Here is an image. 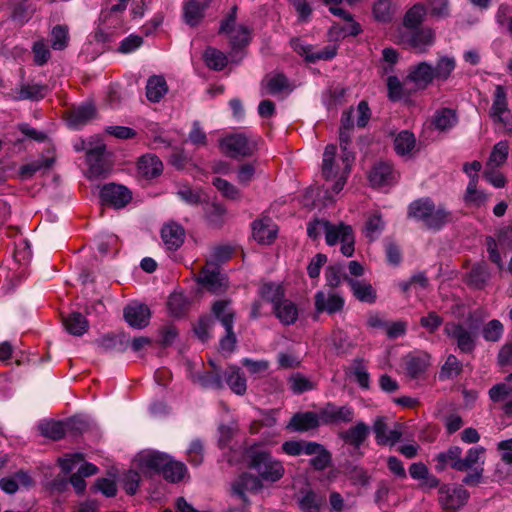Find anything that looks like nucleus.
Wrapping results in <instances>:
<instances>
[{"label":"nucleus","mask_w":512,"mask_h":512,"mask_svg":"<svg viewBox=\"0 0 512 512\" xmlns=\"http://www.w3.org/2000/svg\"><path fill=\"white\" fill-rule=\"evenodd\" d=\"M33 485L32 478L25 471L4 477L0 481V488L7 494H14L20 487L28 488Z\"/></svg>","instance_id":"nucleus-28"},{"label":"nucleus","mask_w":512,"mask_h":512,"mask_svg":"<svg viewBox=\"0 0 512 512\" xmlns=\"http://www.w3.org/2000/svg\"><path fill=\"white\" fill-rule=\"evenodd\" d=\"M105 145L98 144L95 147L87 149L88 177H102L108 171V166L104 158Z\"/></svg>","instance_id":"nucleus-12"},{"label":"nucleus","mask_w":512,"mask_h":512,"mask_svg":"<svg viewBox=\"0 0 512 512\" xmlns=\"http://www.w3.org/2000/svg\"><path fill=\"white\" fill-rule=\"evenodd\" d=\"M509 154V144L507 141H499L496 143L491 151L486 167H500L502 166Z\"/></svg>","instance_id":"nucleus-49"},{"label":"nucleus","mask_w":512,"mask_h":512,"mask_svg":"<svg viewBox=\"0 0 512 512\" xmlns=\"http://www.w3.org/2000/svg\"><path fill=\"white\" fill-rule=\"evenodd\" d=\"M488 394L493 402H502L512 394V385L507 380L497 383L489 389Z\"/></svg>","instance_id":"nucleus-59"},{"label":"nucleus","mask_w":512,"mask_h":512,"mask_svg":"<svg viewBox=\"0 0 512 512\" xmlns=\"http://www.w3.org/2000/svg\"><path fill=\"white\" fill-rule=\"evenodd\" d=\"M455 68V61L450 57H442L439 59L436 67H434L435 79L446 80Z\"/></svg>","instance_id":"nucleus-60"},{"label":"nucleus","mask_w":512,"mask_h":512,"mask_svg":"<svg viewBox=\"0 0 512 512\" xmlns=\"http://www.w3.org/2000/svg\"><path fill=\"white\" fill-rule=\"evenodd\" d=\"M203 57L206 65L216 71L222 70L228 63L227 56L213 47H208Z\"/></svg>","instance_id":"nucleus-50"},{"label":"nucleus","mask_w":512,"mask_h":512,"mask_svg":"<svg viewBox=\"0 0 512 512\" xmlns=\"http://www.w3.org/2000/svg\"><path fill=\"white\" fill-rule=\"evenodd\" d=\"M433 206L434 202L428 197L415 200L408 207V216L423 222Z\"/></svg>","instance_id":"nucleus-45"},{"label":"nucleus","mask_w":512,"mask_h":512,"mask_svg":"<svg viewBox=\"0 0 512 512\" xmlns=\"http://www.w3.org/2000/svg\"><path fill=\"white\" fill-rule=\"evenodd\" d=\"M277 226L269 217H263L255 220L252 224V234L254 239L260 244H270L277 236Z\"/></svg>","instance_id":"nucleus-15"},{"label":"nucleus","mask_w":512,"mask_h":512,"mask_svg":"<svg viewBox=\"0 0 512 512\" xmlns=\"http://www.w3.org/2000/svg\"><path fill=\"white\" fill-rule=\"evenodd\" d=\"M169 455L158 451H143L138 454L136 461L142 470L161 472L163 474Z\"/></svg>","instance_id":"nucleus-16"},{"label":"nucleus","mask_w":512,"mask_h":512,"mask_svg":"<svg viewBox=\"0 0 512 512\" xmlns=\"http://www.w3.org/2000/svg\"><path fill=\"white\" fill-rule=\"evenodd\" d=\"M462 371V363L458 358L450 354L447 356L445 363L441 367L439 378L441 380L453 379L457 377Z\"/></svg>","instance_id":"nucleus-52"},{"label":"nucleus","mask_w":512,"mask_h":512,"mask_svg":"<svg viewBox=\"0 0 512 512\" xmlns=\"http://www.w3.org/2000/svg\"><path fill=\"white\" fill-rule=\"evenodd\" d=\"M344 280L348 282L351 287L353 295L361 302L374 303L376 301V290L371 283L366 280H357L345 276Z\"/></svg>","instance_id":"nucleus-27"},{"label":"nucleus","mask_w":512,"mask_h":512,"mask_svg":"<svg viewBox=\"0 0 512 512\" xmlns=\"http://www.w3.org/2000/svg\"><path fill=\"white\" fill-rule=\"evenodd\" d=\"M211 0H205L203 3L197 0H189L183 6V17L185 23L190 26H196L204 16V10L209 6Z\"/></svg>","instance_id":"nucleus-31"},{"label":"nucleus","mask_w":512,"mask_h":512,"mask_svg":"<svg viewBox=\"0 0 512 512\" xmlns=\"http://www.w3.org/2000/svg\"><path fill=\"white\" fill-rule=\"evenodd\" d=\"M213 184L226 198L235 200L240 197V192L237 187L223 178H215Z\"/></svg>","instance_id":"nucleus-64"},{"label":"nucleus","mask_w":512,"mask_h":512,"mask_svg":"<svg viewBox=\"0 0 512 512\" xmlns=\"http://www.w3.org/2000/svg\"><path fill=\"white\" fill-rule=\"evenodd\" d=\"M192 380L205 389L221 390L224 388V381L220 374L211 371L196 373Z\"/></svg>","instance_id":"nucleus-41"},{"label":"nucleus","mask_w":512,"mask_h":512,"mask_svg":"<svg viewBox=\"0 0 512 512\" xmlns=\"http://www.w3.org/2000/svg\"><path fill=\"white\" fill-rule=\"evenodd\" d=\"M213 314L220 320L226 330V336L221 340V347L225 350H232L236 337L233 332L234 312L227 300L216 301L212 307Z\"/></svg>","instance_id":"nucleus-8"},{"label":"nucleus","mask_w":512,"mask_h":512,"mask_svg":"<svg viewBox=\"0 0 512 512\" xmlns=\"http://www.w3.org/2000/svg\"><path fill=\"white\" fill-rule=\"evenodd\" d=\"M290 91L287 78L283 74L267 76L261 83V94L277 96Z\"/></svg>","instance_id":"nucleus-32"},{"label":"nucleus","mask_w":512,"mask_h":512,"mask_svg":"<svg viewBox=\"0 0 512 512\" xmlns=\"http://www.w3.org/2000/svg\"><path fill=\"white\" fill-rule=\"evenodd\" d=\"M138 171L146 178H154L162 173L163 164L157 156L147 154L139 159Z\"/></svg>","instance_id":"nucleus-35"},{"label":"nucleus","mask_w":512,"mask_h":512,"mask_svg":"<svg viewBox=\"0 0 512 512\" xmlns=\"http://www.w3.org/2000/svg\"><path fill=\"white\" fill-rule=\"evenodd\" d=\"M198 282L213 293L223 292L227 287L226 278L220 273L216 263L210 261L202 269Z\"/></svg>","instance_id":"nucleus-9"},{"label":"nucleus","mask_w":512,"mask_h":512,"mask_svg":"<svg viewBox=\"0 0 512 512\" xmlns=\"http://www.w3.org/2000/svg\"><path fill=\"white\" fill-rule=\"evenodd\" d=\"M325 240L329 246L341 243V252L346 257H351L354 253L355 235L350 225L344 223L332 224L328 222L325 231Z\"/></svg>","instance_id":"nucleus-6"},{"label":"nucleus","mask_w":512,"mask_h":512,"mask_svg":"<svg viewBox=\"0 0 512 512\" xmlns=\"http://www.w3.org/2000/svg\"><path fill=\"white\" fill-rule=\"evenodd\" d=\"M385 223L378 212L371 214L365 224L364 233L371 241L377 239L384 230Z\"/></svg>","instance_id":"nucleus-51"},{"label":"nucleus","mask_w":512,"mask_h":512,"mask_svg":"<svg viewBox=\"0 0 512 512\" xmlns=\"http://www.w3.org/2000/svg\"><path fill=\"white\" fill-rule=\"evenodd\" d=\"M464 201L467 206L474 208H480L488 201V195L477 189L476 176H473L467 185Z\"/></svg>","instance_id":"nucleus-39"},{"label":"nucleus","mask_w":512,"mask_h":512,"mask_svg":"<svg viewBox=\"0 0 512 512\" xmlns=\"http://www.w3.org/2000/svg\"><path fill=\"white\" fill-rule=\"evenodd\" d=\"M260 138L255 135L236 133L220 140L221 151L232 158L250 157L258 150Z\"/></svg>","instance_id":"nucleus-2"},{"label":"nucleus","mask_w":512,"mask_h":512,"mask_svg":"<svg viewBox=\"0 0 512 512\" xmlns=\"http://www.w3.org/2000/svg\"><path fill=\"white\" fill-rule=\"evenodd\" d=\"M66 331L73 336H82L88 331L89 322L79 312H73L63 319Z\"/></svg>","instance_id":"nucleus-38"},{"label":"nucleus","mask_w":512,"mask_h":512,"mask_svg":"<svg viewBox=\"0 0 512 512\" xmlns=\"http://www.w3.org/2000/svg\"><path fill=\"white\" fill-rule=\"evenodd\" d=\"M323 502V497L311 489L306 490L298 500L299 507L303 512H320Z\"/></svg>","instance_id":"nucleus-46"},{"label":"nucleus","mask_w":512,"mask_h":512,"mask_svg":"<svg viewBox=\"0 0 512 512\" xmlns=\"http://www.w3.org/2000/svg\"><path fill=\"white\" fill-rule=\"evenodd\" d=\"M370 434V427L362 422H357L354 426L342 431L339 437L355 450H359Z\"/></svg>","instance_id":"nucleus-22"},{"label":"nucleus","mask_w":512,"mask_h":512,"mask_svg":"<svg viewBox=\"0 0 512 512\" xmlns=\"http://www.w3.org/2000/svg\"><path fill=\"white\" fill-rule=\"evenodd\" d=\"M373 432L375 434L376 442L379 445H395L401 438L402 432L395 426L390 429L386 423L385 417H378L373 423Z\"/></svg>","instance_id":"nucleus-13"},{"label":"nucleus","mask_w":512,"mask_h":512,"mask_svg":"<svg viewBox=\"0 0 512 512\" xmlns=\"http://www.w3.org/2000/svg\"><path fill=\"white\" fill-rule=\"evenodd\" d=\"M369 181L372 186L379 188L391 185L396 181V173L390 163L379 162L372 168Z\"/></svg>","instance_id":"nucleus-24"},{"label":"nucleus","mask_w":512,"mask_h":512,"mask_svg":"<svg viewBox=\"0 0 512 512\" xmlns=\"http://www.w3.org/2000/svg\"><path fill=\"white\" fill-rule=\"evenodd\" d=\"M161 237L168 250H177L185 239L184 228L175 222H169L162 227Z\"/></svg>","instance_id":"nucleus-23"},{"label":"nucleus","mask_w":512,"mask_h":512,"mask_svg":"<svg viewBox=\"0 0 512 512\" xmlns=\"http://www.w3.org/2000/svg\"><path fill=\"white\" fill-rule=\"evenodd\" d=\"M168 92V86L163 76L153 75L146 84V96L151 102H159Z\"/></svg>","instance_id":"nucleus-37"},{"label":"nucleus","mask_w":512,"mask_h":512,"mask_svg":"<svg viewBox=\"0 0 512 512\" xmlns=\"http://www.w3.org/2000/svg\"><path fill=\"white\" fill-rule=\"evenodd\" d=\"M48 93V87L41 84H23L21 85L16 100L38 101L43 99Z\"/></svg>","instance_id":"nucleus-42"},{"label":"nucleus","mask_w":512,"mask_h":512,"mask_svg":"<svg viewBox=\"0 0 512 512\" xmlns=\"http://www.w3.org/2000/svg\"><path fill=\"white\" fill-rule=\"evenodd\" d=\"M42 435L53 440H59L65 435V428L61 422L48 421L40 425Z\"/></svg>","instance_id":"nucleus-58"},{"label":"nucleus","mask_w":512,"mask_h":512,"mask_svg":"<svg viewBox=\"0 0 512 512\" xmlns=\"http://www.w3.org/2000/svg\"><path fill=\"white\" fill-rule=\"evenodd\" d=\"M426 14V9L421 4H416L412 8H410L405 17H404V25L408 28H416L418 27L424 16Z\"/></svg>","instance_id":"nucleus-57"},{"label":"nucleus","mask_w":512,"mask_h":512,"mask_svg":"<svg viewBox=\"0 0 512 512\" xmlns=\"http://www.w3.org/2000/svg\"><path fill=\"white\" fill-rule=\"evenodd\" d=\"M291 45L299 55L305 57L309 62L330 60L336 55V49L334 47H327L317 52H313V47L311 45L305 44L299 39H292Z\"/></svg>","instance_id":"nucleus-19"},{"label":"nucleus","mask_w":512,"mask_h":512,"mask_svg":"<svg viewBox=\"0 0 512 512\" xmlns=\"http://www.w3.org/2000/svg\"><path fill=\"white\" fill-rule=\"evenodd\" d=\"M437 471H444L451 467L457 471H463L462 449L459 446H451L447 451L437 454L435 457Z\"/></svg>","instance_id":"nucleus-18"},{"label":"nucleus","mask_w":512,"mask_h":512,"mask_svg":"<svg viewBox=\"0 0 512 512\" xmlns=\"http://www.w3.org/2000/svg\"><path fill=\"white\" fill-rule=\"evenodd\" d=\"M344 306L343 297L333 291H318L315 294V309L318 313L327 312L333 314L342 310Z\"/></svg>","instance_id":"nucleus-14"},{"label":"nucleus","mask_w":512,"mask_h":512,"mask_svg":"<svg viewBox=\"0 0 512 512\" xmlns=\"http://www.w3.org/2000/svg\"><path fill=\"white\" fill-rule=\"evenodd\" d=\"M288 383L294 394H302L314 388V384L300 373L292 374L288 379Z\"/></svg>","instance_id":"nucleus-56"},{"label":"nucleus","mask_w":512,"mask_h":512,"mask_svg":"<svg viewBox=\"0 0 512 512\" xmlns=\"http://www.w3.org/2000/svg\"><path fill=\"white\" fill-rule=\"evenodd\" d=\"M55 162L54 157H40L36 160H33L27 164H24L19 169V176L22 180H27L33 177V175L39 171L49 170Z\"/></svg>","instance_id":"nucleus-34"},{"label":"nucleus","mask_w":512,"mask_h":512,"mask_svg":"<svg viewBox=\"0 0 512 512\" xmlns=\"http://www.w3.org/2000/svg\"><path fill=\"white\" fill-rule=\"evenodd\" d=\"M503 332V324L499 320L493 319L483 327L482 336L486 341L497 342L501 339Z\"/></svg>","instance_id":"nucleus-55"},{"label":"nucleus","mask_w":512,"mask_h":512,"mask_svg":"<svg viewBox=\"0 0 512 512\" xmlns=\"http://www.w3.org/2000/svg\"><path fill=\"white\" fill-rule=\"evenodd\" d=\"M225 382L237 395H244L247 390V381L244 373L238 366L231 365L224 372Z\"/></svg>","instance_id":"nucleus-30"},{"label":"nucleus","mask_w":512,"mask_h":512,"mask_svg":"<svg viewBox=\"0 0 512 512\" xmlns=\"http://www.w3.org/2000/svg\"><path fill=\"white\" fill-rule=\"evenodd\" d=\"M489 117L498 128L507 133L512 132V112L508 104L507 91L502 85L495 87Z\"/></svg>","instance_id":"nucleus-4"},{"label":"nucleus","mask_w":512,"mask_h":512,"mask_svg":"<svg viewBox=\"0 0 512 512\" xmlns=\"http://www.w3.org/2000/svg\"><path fill=\"white\" fill-rule=\"evenodd\" d=\"M276 317L284 325H291L298 319V308L290 300L282 299L274 307Z\"/></svg>","instance_id":"nucleus-36"},{"label":"nucleus","mask_w":512,"mask_h":512,"mask_svg":"<svg viewBox=\"0 0 512 512\" xmlns=\"http://www.w3.org/2000/svg\"><path fill=\"white\" fill-rule=\"evenodd\" d=\"M261 487L260 479L250 474H243L232 486L233 493L245 501L247 491L258 490Z\"/></svg>","instance_id":"nucleus-40"},{"label":"nucleus","mask_w":512,"mask_h":512,"mask_svg":"<svg viewBox=\"0 0 512 512\" xmlns=\"http://www.w3.org/2000/svg\"><path fill=\"white\" fill-rule=\"evenodd\" d=\"M489 279V272L484 266L474 267L470 273L468 282L475 288L481 289L485 286Z\"/></svg>","instance_id":"nucleus-62"},{"label":"nucleus","mask_w":512,"mask_h":512,"mask_svg":"<svg viewBox=\"0 0 512 512\" xmlns=\"http://www.w3.org/2000/svg\"><path fill=\"white\" fill-rule=\"evenodd\" d=\"M351 130H340L339 139L342 149V167L337 172H333L334 156L337 153V147L333 144L326 146L323 153L322 174L326 181H334L332 192L338 194L344 188L347 178L351 172L354 162V154L348 149L351 141Z\"/></svg>","instance_id":"nucleus-1"},{"label":"nucleus","mask_w":512,"mask_h":512,"mask_svg":"<svg viewBox=\"0 0 512 512\" xmlns=\"http://www.w3.org/2000/svg\"><path fill=\"white\" fill-rule=\"evenodd\" d=\"M408 79L418 89H424L435 79L434 67L427 62H421L410 71Z\"/></svg>","instance_id":"nucleus-29"},{"label":"nucleus","mask_w":512,"mask_h":512,"mask_svg":"<svg viewBox=\"0 0 512 512\" xmlns=\"http://www.w3.org/2000/svg\"><path fill=\"white\" fill-rule=\"evenodd\" d=\"M468 497L469 493L463 488H441L439 500L445 509L456 510L466 503Z\"/></svg>","instance_id":"nucleus-25"},{"label":"nucleus","mask_w":512,"mask_h":512,"mask_svg":"<svg viewBox=\"0 0 512 512\" xmlns=\"http://www.w3.org/2000/svg\"><path fill=\"white\" fill-rule=\"evenodd\" d=\"M96 110L93 104L84 103L73 108L67 117V124L72 129H79L95 117Z\"/></svg>","instance_id":"nucleus-26"},{"label":"nucleus","mask_w":512,"mask_h":512,"mask_svg":"<svg viewBox=\"0 0 512 512\" xmlns=\"http://www.w3.org/2000/svg\"><path fill=\"white\" fill-rule=\"evenodd\" d=\"M434 41L432 30L425 29L414 32L410 38V44L419 52H423L427 47L431 46Z\"/></svg>","instance_id":"nucleus-53"},{"label":"nucleus","mask_w":512,"mask_h":512,"mask_svg":"<svg viewBox=\"0 0 512 512\" xmlns=\"http://www.w3.org/2000/svg\"><path fill=\"white\" fill-rule=\"evenodd\" d=\"M259 294L263 300L271 302L274 307L284 298V289L279 283L267 282L260 286Z\"/></svg>","instance_id":"nucleus-44"},{"label":"nucleus","mask_w":512,"mask_h":512,"mask_svg":"<svg viewBox=\"0 0 512 512\" xmlns=\"http://www.w3.org/2000/svg\"><path fill=\"white\" fill-rule=\"evenodd\" d=\"M187 455L192 465L199 466L204 458L203 443L199 439L193 440L187 449Z\"/></svg>","instance_id":"nucleus-63"},{"label":"nucleus","mask_w":512,"mask_h":512,"mask_svg":"<svg viewBox=\"0 0 512 512\" xmlns=\"http://www.w3.org/2000/svg\"><path fill=\"white\" fill-rule=\"evenodd\" d=\"M237 7L234 6L229 15L222 20L219 33L227 35L233 49L241 48L251 41L252 30L242 24H236Z\"/></svg>","instance_id":"nucleus-5"},{"label":"nucleus","mask_w":512,"mask_h":512,"mask_svg":"<svg viewBox=\"0 0 512 512\" xmlns=\"http://www.w3.org/2000/svg\"><path fill=\"white\" fill-rule=\"evenodd\" d=\"M445 334L451 338L462 353L470 354L476 348L477 330L461 323L448 322L444 327Z\"/></svg>","instance_id":"nucleus-7"},{"label":"nucleus","mask_w":512,"mask_h":512,"mask_svg":"<svg viewBox=\"0 0 512 512\" xmlns=\"http://www.w3.org/2000/svg\"><path fill=\"white\" fill-rule=\"evenodd\" d=\"M373 15L377 21H390L392 18V8L390 0H378L373 6Z\"/></svg>","instance_id":"nucleus-61"},{"label":"nucleus","mask_w":512,"mask_h":512,"mask_svg":"<svg viewBox=\"0 0 512 512\" xmlns=\"http://www.w3.org/2000/svg\"><path fill=\"white\" fill-rule=\"evenodd\" d=\"M452 219L451 213L442 205L433 206L422 222L428 229L439 230Z\"/></svg>","instance_id":"nucleus-33"},{"label":"nucleus","mask_w":512,"mask_h":512,"mask_svg":"<svg viewBox=\"0 0 512 512\" xmlns=\"http://www.w3.org/2000/svg\"><path fill=\"white\" fill-rule=\"evenodd\" d=\"M432 123L436 129L446 131L457 123V115L452 109L442 108L435 112Z\"/></svg>","instance_id":"nucleus-43"},{"label":"nucleus","mask_w":512,"mask_h":512,"mask_svg":"<svg viewBox=\"0 0 512 512\" xmlns=\"http://www.w3.org/2000/svg\"><path fill=\"white\" fill-rule=\"evenodd\" d=\"M406 374L412 378H420L430 365V356L425 352L411 353L404 359Z\"/></svg>","instance_id":"nucleus-21"},{"label":"nucleus","mask_w":512,"mask_h":512,"mask_svg":"<svg viewBox=\"0 0 512 512\" xmlns=\"http://www.w3.org/2000/svg\"><path fill=\"white\" fill-rule=\"evenodd\" d=\"M250 467L258 473L262 480L268 482L278 481L285 472L283 464L265 451H251Z\"/></svg>","instance_id":"nucleus-3"},{"label":"nucleus","mask_w":512,"mask_h":512,"mask_svg":"<svg viewBox=\"0 0 512 512\" xmlns=\"http://www.w3.org/2000/svg\"><path fill=\"white\" fill-rule=\"evenodd\" d=\"M69 43V30L66 25H56L51 31V46L54 50H64Z\"/></svg>","instance_id":"nucleus-54"},{"label":"nucleus","mask_w":512,"mask_h":512,"mask_svg":"<svg viewBox=\"0 0 512 512\" xmlns=\"http://www.w3.org/2000/svg\"><path fill=\"white\" fill-rule=\"evenodd\" d=\"M416 139L408 130L401 131L394 140L395 151L398 155L405 156L415 148Z\"/></svg>","instance_id":"nucleus-47"},{"label":"nucleus","mask_w":512,"mask_h":512,"mask_svg":"<svg viewBox=\"0 0 512 512\" xmlns=\"http://www.w3.org/2000/svg\"><path fill=\"white\" fill-rule=\"evenodd\" d=\"M151 313L145 304L133 303L125 307L124 318L133 328L142 329L149 323Z\"/></svg>","instance_id":"nucleus-17"},{"label":"nucleus","mask_w":512,"mask_h":512,"mask_svg":"<svg viewBox=\"0 0 512 512\" xmlns=\"http://www.w3.org/2000/svg\"><path fill=\"white\" fill-rule=\"evenodd\" d=\"M102 201L116 209L125 207L132 199L130 190L117 184H107L101 190Z\"/></svg>","instance_id":"nucleus-10"},{"label":"nucleus","mask_w":512,"mask_h":512,"mask_svg":"<svg viewBox=\"0 0 512 512\" xmlns=\"http://www.w3.org/2000/svg\"><path fill=\"white\" fill-rule=\"evenodd\" d=\"M354 415V409L348 405L337 406L333 403H327L320 409L321 421L324 424L351 422Z\"/></svg>","instance_id":"nucleus-11"},{"label":"nucleus","mask_w":512,"mask_h":512,"mask_svg":"<svg viewBox=\"0 0 512 512\" xmlns=\"http://www.w3.org/2000/svg\"><path fill=\"white\" fill-rule=\"evenodd\" d=\"M187 474V467L183 462L173 460L169 457L165 466L163 476L166 480L175 483L184 479Z\"/></svg>","instance_id":"nucleus-48"},{"label":"nucleus","mask_w":512,"mask_h":512,"mask_svg":"<svg viewBox=\"0 0 512 512\" xmlns=\"http://www.w3.org/2000/svg\"><path fill=\"white\" fill-rule=\"evenodd\" d=\"M320 422H322L320 412H299L292 416L287 428L295 432H306L317 428L320 425Z\"/></svg>","instance_id":"nucleus-20"}]
</instances>
